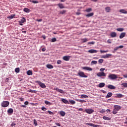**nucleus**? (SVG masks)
I'll use <instances>...</instances> for the list:
<instances>
[{"label":"nucleus","mask_w":127,"mask_h":127,"mask_svg":"<svg viewBox=\"0 0 127 127\" xmlns=\"http://www.w3.org/2000/svg\"><path fill=\"white\" fill-rule=\"evenodd\" d=\"M120 12H121V13H124L125 14H127V11L125 9H120Z\"/></svg>","instance_id":"nucleus-23"},{"label":"nucleus","mask_w":127,"mask_h":127,"mask_svg":"<svg viewBox=\"0 0 127 127\" xmlns=\"http://www.w3.org/2000/svg\"><path fill=\"white\" fill-rule=\"evenodd\" d=\"M97 76L98 77H106V76H107V74H106V73L104 72H99L97 73Z\"/></svg>","instance_id":"nucleus-6"},{"label":"nucleus","mask_w":127,"mask_h":127,"mask_svg":"<svg viewBox=\"0 0 127 127\" xmlns=\"http://www.w3.org/2000/svg\"><path fill=\"white\" fill-rule=\"evenodd\" d=\"M69 103H70L71 105H75L76 104V101L74 100H69Z\"/></svg>","instance_id":"nucleus-34"},{"label":"nucleus","mask_w":127,"mask_h":127,"mask_svg":"<svg viewBox=\"0 0 127 127\" xmlns=\"http://www.w3.org/2000/svg\"><path fill=\"white\" fill-rule=\"evenodd\" d=\"M110 36L112 38L116 37H117V33L115 32H113L111 33Z\"/></svg>","instance_id":"nucleus-17"},{"label":"nucleus","mask_w":127,"mask_h":127,"mask_svg":"<svg viewBox=\"0 0 127 127\" xmlns=\"http://www.w3.org/2000/svg\"><path fill=\"white\" fill-rule=\"evenodd\" d=\"M107 87L108 89H111V90H115L116 89V86L111 84L108 85Z\"/></svg>","instance_id":"nucleus-12"},{"label":"nucleus","mask_w":127,"mask_h":127,"mask_svg":"<svg viewBox=\"0 0 127 127\" xmlns=\"http://www.w3.org/2000/svg\"><path fill=\"white\" fill-rule=\"evenodd\" d=\"M105 10L107 12H110L111 11V8L110 7H106Z\"/></svg>","instance_id":"nucleus-32"},{"label":"nucleus","mask_w":127,"mask_h":127,"mask_svg":"<svg viewBox=\"0 0 127 127\" xmlns=\"http://www.w3.org/2000/svg\"><path fill=\"white\" fill-rule=\"evenodd\" d=\"M66 13V10H63V11H61L60 12V13L61 14H64V13Z\"/></svg>","instance_id":"nucleus-44"},{"label":"nucleus","mask_w":127,"mask_h":127,"mask_svg":"<svg viewBox=\"0 0 127 127\" xmlns=\"http://www.w3.org/2000/svg\"><path fill=\"white\" fill-rule=\"evenodd\" d=\"M116 98H123L124 95L121 93H118L116 94Z\"/></svg>","instance_id":"nucleus-19"},{"label":"nucleus","mask_w":127,"mask_h":127,"mask_svg":"<svg viewBox=\"0 0 127 127\" xmlns=\"http://www.w3.org/2000/svg\"><path fill=\"white\" fill-rule=\"evenodd\" d=\"M28 92H30V93H34V94H36V93H37V91L33 90L32 89H30L28 90Z\"/></svg>","instance_id":"nucleus-33"},{"label":"nucleus","mask_w":127,"mask_h":127,"mask_svg":"<svg viewBox=\"0 0 127 127\" xmlns=\"http://www.w3.org/2000/svg\"><path fill=\"white\" fill-rule=\"evenodd\" d=\"M117 31H120V32H123L124 30H125V29L123 28H119L117 29Z\"/></svg>","instance_id":"nucleus-36"},{"label":"nucleus","mask_w":127,"mask_h":127,"mask_svg":"<svg viewBox=\"0 0 127 127\" xmlns=\"http://www.w3.org/2000/svg\"><path fill=\"white\" fill-rule=\"evenodd\" d=\"M123 77H124V78H127V74H124V75H123Z\"/></svg>","instance_id":"nucleus-64"},{"label":"nucleus","mask_w":127,"mask_h":127,"mask_svg":"<svg viewBox=\"0 0 127 127\" xmlns=\"http://www.w3.org/2000/svg\"><path fill=\"white\" fill-rule=\"evenodd\" d=\"M88 52L89 53H91V54L97 53L98 52V51L94 49H91V50H88Z\"/></svg>","instance_id":"nucleus-14"},{"label":"nucleus","mask_w":127,"mask_h":127,"mask_svg":"<svg viewBox=\"0 0 127 127\" xmlns=\"http://www.w3.org/2000/svg\"><path fill=\"white\" fill-rule=\"evenodd\" d=\"M20 71V69H19V67H16L15 69V72L16 73H19V71Z\"/></svg>","instance_id":"nucleus-41"},{"label":"nucleus","mask_w":127,"mask_h":127,"mask_svg":"<svg viewBox=\"0 0 127 127\" xmlns=\"http://www.w3.org/2000/svg\"><path fill=\"white\" fill-rule=\"evenodd\" d=\"M107 43H112V41L110 39L107 40Z\"/></svg>","instance_id":"nucleus-63"},{"label":"nucleus","mask_w":127,"mask_h":127,"mask_svg":"<svg viewBox=\"0 0 127 127\" xmlns=\"http://www.w3.org/2000/svg\"><path fill=\"white\" fill-rule=\"evenodd\" d=\"M55 125L58 127H61V124L59 123H55Z\"/></svg>","instance_id":"nucleus-50"},{"label":"nucleus","mask_w":127,"mask_h":127,"mask_svg":"<svg viewBox=\"0 0 127 127\" xmlns=\"http://www.w3.org/2000/svg\"><path fill=\"white\" fill-rule=\"evenodd\" d=\"M57 40L56 38H53L51 40V42H55L57 41Z\"/></svg>","instance_id":"nucleus-45"},{"label":"nucleus","mask_w":127,"mask_h":127,"mask_svg":"<svg viewBox=\"0 0 127 127\" xmlns=\"http://www.w3.org/2000/svg\"><path fill=\"white\" fill-rule=\"evenodd\" d=\"M122 48H124V46L121 45L119 47L115 48L114 50V51H117L119 50V49H122Z\"/></svg>","instance_id":"nucleus-13"},{"label":"nucleus","mask_w":127,"mask_h":127,"mask_svg":"<svg viewBox=\"0 0 127 127\" xmlns=\"http://www.w3.org/2000/svg\"><path fill=\"white\" fill-rule=\"evenodd\" d=\"M106 112H107V113H108V114H110V113H111V110H110V109H107V110H106Z\"/></svg>","instance_id":"nucleus-58"},{"label":"nucleus","mask_w":127,"mask_h":127,"mask_svg":"<svg viewBox=\"0 0 127 127\" xmlns=\"http://www.w3.org/2000/svg\"><path fill=\"white\" fill-rule=\"evenodd\" d=\"M27 75H28L29 76H30L31 75H32V71L29 70L27 71Z\"/></svg>","instance_id":"nucleus-35"},{"label":"nucleus","mask_w":127,"mask_h":127,"mask_svg":"<svg viewBox=\"0 0 127 127\" xmlns=\"http://www.w3.org/2000/svg\"><path fill=\"white\" fill-rule=\"evenodd\" d=\"M87 101L86 100L80 99V103H86Z\"/></svg>","instance_id":"nucleus-49"},{"label":"nucleus","mask_w":127,"mask_h":127,"mask_svg":"<svg viewBox=\"0 0 127 127\" xmlns=\"http://www.w3.org/2000/svg\"><path fill=\"white\" fill-rule=\"evenodd\" d=\"M58 5L60 7V8H64L65 7H64V5H63V4L62 3H59Z\"/></svg>","instance_id":"nucleus-30"},{"label":"nucleus","mask_w":127,"mask_h":127,"mask_svg":"<svg viewBox=\"0 0 127 127\" xmlns=\"http://www.w3.org/2000/svg\"><path fill=\"white\" fill-rule=\"evenodd\" d=\"M89 96L86 94H82L80 96V99H88Z\"/></svg>","instance_id":"nucleus-15"},{"label":"nucleus","mask_w":127,"mask_h":127,"mask_svg":"<svg viewBox=\"0 0 127 127\" xmlns=\"http://www.w3.org/2000/svg\"><path fill=\"white\" fill-rule=\"evenodd\" d=\"M15 16V14H11L10 16H9L7 18H10V19H12Z\"/></svg>","instance_id":"nucleus-39"},{"label":"nucleus","mask_w":127,"mask_h":127,"mask_svg":"<svg viewBox=\"0 0 127 127\" xmlns=\"http://www.w3.org/2000/svg\"><path fill=\"white\" fill-rule=\"evenodd\" d=\"M112 56V54H107L105 56H104L102 58H109V57H111Z\"/></svg>","instance_id":"nucleus-27"},{"label":"nucleus","mask_w":127,"mask_h":127,"mask_svg":"<svg viewBox=\"0 0 127 127\" xmlns=\"http://www.w3.org/2000/svg\"><path fill=\"white\" fill-rule=\"evenodd\" d=\"M86 125H87L88 126H90V127H100V125H95L94 124L92 123H87Z\"/></svg>","instance_id":"nucleus-10"},{"label":"nucleus","mask_w":127,"mask_h":127,"mask_svg":"<svg viewBox=\"0 0 127 127\" xmlns=\"http://www.w3.org/2000/svg\"><path fill=\"white\" fill-rule=\"evenodd\" d=\"M93 10V9H92V8H88L87 9H86L85 11H86V12H91V11H92Z\"/></svg>","instance_id":"nucleus-31"},{"label":"nucleus","mask_w":127,"mask_h":127,"mask_svg":"<svg viewBox=\"0 0 127 127\" xmlns=\"http://www.w3.org/2000/svg\"><path fill=\"white\" fill-rule=\"evenodd\" d=\"M15 125V124L14 123H12L11 124V127H14Z\"/></svg>","instance_id":"nucleus-60"},{"label":"nucleus","mask_w":127,"mask_h":127,"mask_svg":"<svg viewBox=\"0 0 127 127\" xmlns=\"http://www.w3.org/2000/svg\"><path fill=\"white\" fill-rule=\"evenodd\" d=\"M108 51H103V50H100V52L101 53H107V52H108Z\"/></svg>","instance_id":"nucleus-48"},{"label":"nucleus","mask_w":127,"mask_h":127,"mask_svg":"<svg viewBox=\"0 0 127 127\" xmlns=\"http://www.w3.org/2000/svg\"><path fill=\"white\" fill-rule=\"evenodd\" d=\"M25 21H26V19H25V18L23 17H22V19L21 20V21H20L21 23H24Z\"/></svg>","instance_id":"nucleus-37"},{"label":"nucleus","mask_w":127,"mask_h":127,"mask_svg":"<svg viewBox=\"0 0 127 127\" xmlns=\"http://www.w3.org/2000/svg\"><path fill=\"white\" fill-rule=\"evenodd\" d=\"M70 57H71L70 56H65L63 57V60H64V61H69V60H70Z\"/></svg>","instance_id":"nucleus-11"},{"label":"nucleus","mask_w":127,"mask_h":127,"mask_svg":"<svg viewBox=\"0 0 127 127\" xmlns=\"http://www.w3.org/2000/svg\"><path fill=\"white\" fill-rule=\"evenodd\" d=\"M62 101L63 103H64V104H70V103H69L68 100H67L64 98L62 99Z\"/></svg>","instance_id":"nucleus-24"},{"label":"nucleus","mask_w":127,"mask_h":127,"mask_svg":"<svg viewBox=\"0 0 127 127\" xmlns=\"http://www.w3.org/2000/svg\"><path fill=\"white\" fill-rule=\"evenodd\" d=\"M32 2L33 3H38V1H37V0H32Z\"/></svg>","instance_id":"nucleus-54"},{"label":"nucleus","mask_w":127,"mask_h":127,"mask_svg":"<svg viewBox=\"0 0 127 127\" xmlns=\"http://www.w3.org/2000/svg\"><path fill=\"white\" fill-rule=\"evenodd\" d=\"M48 113H49V115H54V114L53 113V112L50 111H48Z\"/></svg>","instance_id":"nucleus-53"},{"label":"nucleus","mask_w":127,"mask_h":127,"mask_svg":"<svg viewBox=\"0 0 127 127\" xmlns=\"http://www.w3.org/2000/svg\"><path fill=\"white\" fill-rule=\"evenodd\" d=\"M91 63L92 64H97V63H98V62L96 61H93L91 62Z\"/></svg>","instance_id":"nucleus-51"},{"label":"nucleus","mask_w":127,"mask_h":127,"mask_svg":"<svg viewBox=\"0 0 127 127\" xmlns=\"http://www.w3.org/2000/svg\"><path fill=\"white\" fill-rule=\"evenodd\" d=\"M29 103L28 101H25L24 102V105H25L26 106H27V105H28Z\"/></svg>","instance_id":"nucleus-61"},{"label":"nucleus","mask_w":127,"mask_h":127,"mask_svg":"<svg viewBox=\"0 0 127 127\" xmlns=\"http://www.w3.org/2000/svg\"><path fill=\"white\" fill-rule=\"evenodd\" d=\"M45 104L46 105H48L49 106H51V105H52V104L50 103V102H49L47 100L45 101Z\"/></svg>","instance_id":"nucleus-38"},{"label":"nucleus","mask_w":127,"mask_h":127,"mask_svg":"<svg viewBox=\"0 0 127 127\" xmlns=\"http://www.w3.org/2000/svg\"><path fill=\"white\" fill-rule=\"evenodd\" d=\"M99 63H103L104 62V60L103 59H101L98 61Z\"/></svg>","instance_id":"nucleus-47"},{"label":"nucleus","mask_w":127,"mask_h":127,"mask_svg":"<svg viewBox=\"0 0 127 127\" xmlns=\"http://www.w3.org/2000/svg\"><path fill=\"white\" fill-rule=\"evenodd\" d=\"M8 114H13V109L12 108H9L7 110Z\"/></svg>","instance_id":"nucleus-21"},{"label":"nucleus","mask_w":127,"mask_h":127,"mask_svg":"<svg viewBox=\"0 0 127 127\" xmlns=\"http://www.w3.org/2000/svg\"><path fill=\"white\" fill-rule=\"evenodd\" d=\"M83 112H86L87 113V114H92V113H94V110L93 109H85V111H84Z\"/></svg>","instance_id":"nucleus-7"},{"label":"nucleus","mask_w":127,"mask_h":127,"mask_svg":"<svg viewBox=\"0 0 127 127\" xmlns=\"http://www.w3.org/2000/svg\"><path fill=\"white\" fill-rule=\"evenodd\" d=\"M99 113H100L101 114H105L106 113V110L105 109L100 110Z\"/></svg>","instance_id":"nucleus-40"},{"label":"nucleus","mask_w":127,"mask_h":127,"mask_svg":"<svg viewBox=\"0 0 127 127\" xmlns=\"http://www.w3.org/2000/svg\"><path fill=\"white\" fill-rule=\"evenodd\" d=\"M36 21H38V22H41V21H42V19H37Z\"/></svg>","instance_id":"nucleus-62"},{"label":"nucleus","mask_w":127,"mask_h":127,"mask_svg":"<svg viewBox=\"0 0 127 127\" xmlns=\"http://www.w3.org/2000/svg\"><path fill=\"white\" fill-rule=\"evenodd\" d=\"M35 83H37V84H38L40 86V87L42 88L43 89H45V88H46V85H45V84L41 82V81H38V80L36 81Z\"/></svg>","instance_id":"nucleus-4"},{"label":"nucleus","mask_w":127,"mask_h":127,"mask_svg":"<svg viewBox=\"0 0 127 127\" xmlns=\"http://www.w3.org/2000/svg\"><path fill=\"white\" fill-rule=\"evenodd\" d=\"M60 115L61 116V117H65V115H66V113L65 112L63 111H61L59 112Z\"/></svg>","instance_id":"nucleus-18"},{"label":"nucleus","mask_w":127,"mask_h":127,"mask_svg":"<svg viewBox=\"0 0 127 127\" xmlns=\"http://www.w3.org/2000/svg\"><path fill=\"white\" fill-rule=\"evenodd\" d=\"M47 68H48V69H53L54 66L53 65L50 64H48L46 65Z\"/></svg>","instance_id":"nucleus-28"},{"label":"nucleus","mask_w":127,"mask_h":127,"mask_svg":"<svg viewBox=\"0 0 127 127\" xmlns=\"http://www.w3.org/2000/svg\"><path fill=\"white\" fill-rule=\"evenodd\" d=\"M126 36V32H123L120 35V39H122V38H124Z\"/></svg>","instance_id":"nucleus-16"},{"label":"nucleus","mask_w":127,"mask_h":127,"mask_svg":"<svg viewBox=\"0 0 127 127\" xmlns=\"http://www.w3.org/2000/svg\"><path fill=\"white\" fill-rule=\"evenodd\" d=\"M93 15H94V12H91L87 14H86L85 16H86V17H91V16H93Z\"/></svg>","instance_id":"nucleus-20"},{"label":"nucleus","mask_w":127,"mask_h":127,"mask_svg":"<svg viewBox=\"0 0 127 127\" xmlns=\"http://www.w3.org/2000/svg\"><path fill=\"white\" fill-rule=\"evenodd\" d=\"M122 109V107L119 106V105H115L114 106V109L113 111V115H116V114H118V112L120 111Z\"/></svg>","instance_id":"nucleus-1"},{"label":"nucleus","mask_w":127,"mask_h":127,"mask_svg":"<svg viewBox=\"0 0 127 127\" xmlns=\"http://www.w3.org/2000/svg\"><path fill=\"white\" fill-rule=\"evenodd\" d=\"M78 76H80L81 78H88V76L85 74V73L82 71H79L77 73Z\"/></svg>","instance_id":"nucleus-5"},{"label":"nucleus","mask_w":127,"mask_h":127,"mask_svg":"<svg viewBox=\"0 0 127 127\" xmlns=\"http://www.w3.org/2000/svg\"><path fill=\"white\" fill-rule=\"evenodd\" d=\"M8 106H9V102L8 101H3L1 103V106L2 108H7Z\"/></svg>","instance_id":"nucleus-2"},{"label":"nucleus","mask_w":127,"mask_h":127,"mask_svg":"<svg viewBox=\"0 0 127 127\" xmlns=\"http://www.w3.org/2000/svg\"><path fill=\"white\" fill-rule=\"evenodd\" d=\"M88 44H95V42H88Z\"/></svg>","instance_id":"nucleus-59"},{"label":"nucleus","mask_w":127,"mask_h":127,"mask_svg":"<svg viewBox=\"0 0 127 127\" xmlns=\"http://www.w3.org/2000/svg\"><path fill=\"white\" fill-rule=\"evenodd\" d=\"M103 120H105V121H111V118L108 117L107 116H103Z\"/></svg>","instance_id":"nucleus-26"},{"label":"nucleus","mask_w":127,"mask_h":127,"mask_svg":"<svg viewBox=\"0 0 127 127\" xmlns=\"http://www.w3.org/2000/svg\"><path fill=\"white\" fill-rule=\"evenodd\" d=\"M78 111H79V112H84V111H83V109H82V108H79V109H78Z\"/></svg>","instance_id":"nucleus-57"},{"label":"nucleus","mask_w":127,"mask_h":127,"mask_svg":"<svg viewBox=\"0 0 127 127\" xmlns=\"http://www.w3.org/2000/svg\"><path fill=\"white\" fill-rule=\"evenodd\" d=\"M42 111H44V112H45V111H46V110H47V109L46 108H45L44 106H43L41 108Z\"/></svg>","instance_id":"nucleus-46"},{"label":"nucleus","mask_w":127,"mask_h":127,"mask_svg":"<svg viewBox=\"0 0 127 127\" xmlns=\"http://www.w3.org/2000/svg\"><path fill=\"white\" fill-rule=\"evenodd\" d=\"M54 90L55 91H57V92H59V93H61V94H63V93H64V91L62 89H60L58 88L55 87L54 88Z\"/></svg>","instance_id":"nucleus-9"},{"label":"nucleus","mask_w":127,"mask_h":127,"mask_svg":"<svg viewBox=\"0 0 127 127\" xmlns=\"http://www.w3.org/2000/svg\"><path fill=\"white\" fill-rule=\"evenodd\" d=\"M82 41L83 42H87V41H88V39L87 38L83 39H82Z\"/></svg>","instance_id":"nucleus-52"},{"label":"nucleus","mask_w":127,"mask_h":127,"mask_svg":"<svg viewBox=\"0 0 127 127\" xmlns=\"http://www.w3.org/2000/svg\"><path fill=\"white\" fill-rule=\"evenodd\" d=\"M122 86H123L124 88H127V83H122Z\"/></svg>","instance_id":"nucleus-42"},{"label":"nucleus","mask_w":127,"mask_h":127,"mask_svg":"<svg viewBox=\"0 0 127 127\" xmlns=\"http://www.w3.org/2000/svg\"><path fill=\"white\" fill-rule=\"evenodd\" d=\"M109 79L110 80H115L116 79H118V75L115 74H111L108 75Z\"/></svg>","instance_id":"nucleus-3"},{"label":"nucleus","mask_w":127,"mask_h":127,"mask_svg":"<svg viewBox=\"0 0 127 127\" xmlns=\"http://www.w3.org/2000/svg\"><path fill=\"white\" fill-rule=\"evenodd\" d=\"M113 96V93L112 92H108L106 98H111Z\"/></svg>","instance_id":"nucleus-25"},{"label":"nucleus","mask_w":127,"mask_h":127,"mask_svg":"<svg viewBox=\"0 0 127 127\" xmlns=\"http://www.w3.org/2000/svg\"><path fill=\"white\" fill-rule=\"evenodd\" d=\"M19 100L21 101V102H22L24 100V98L21 97V98H19Z\"/></svg>","instance_id":"nucleus-56"},{"label":"nucleus","mask_w":127,"mask_h":127,"mask_svg":"<svg viewBox=\"0 0 127 127\" xmlns=\"http://www.w3.org/2000/svg\"><path fill=\"white\" fill-rule=\"evenodd\" d=\"M61 63H62V61H61V60H58L57 61V64H61Z\"/></svg>","instance_id":"nucleus-55"},{"label":"nucleus","mask_w":127,"mask_h":127,"mask_svg":"<svg viewBox=\"0 0 127 127\" xmlns=\"http://www.w3.org/2000/svg\"><path fill=\"white\" fill-rule=\"evenodd\" d=\"M82 68L83 70H87V71H93V68L88 67V66H84V67H82Z\"/></svg>","instance_id":"nucleus-8"},{"label":"nucleus","mask_w":127,"mask_h":127,"mask_svg":"<svg viewBox=\"0 0 127 127\" xmlns=\"http://www.w3.org/2000/svg\"><path fill=\"white\" fill-rule=\"evenodd\" d=\"M34 124L35 127H37V126H38V124H37V121L35 119H34Z\"/></svg>","instance_id":"nucleus-43"},{"label":"nucleus","mask_w":127,"mask_h":127,"mask_svg":"<svg viewBox=\"0 0 127 127\" xmlns=\"http://www.w3.org/2000/svg\"><path fill=\"white\" fill-rule=\"evenodd\" d=\"M23 11H24L25 12H30V9L27 8H24L23 9Z\"/></svg>","instance_id":"nucleus-29"},{"label":"nucleus","mask_w":127,"mask_h":127,"mask_svg":"<svg viewBox=\"0 0 127 127\" xmlns=\"http://www.w3.org/2000/svg\"><path fill=\"white\" fill-rule=\"evenodd\" d=\"M105 83L101 82L99 84L98 86L99 87V88H104V87H105Z\"/></svg>","instance_id":"nucleus-22"}]
</instances>
